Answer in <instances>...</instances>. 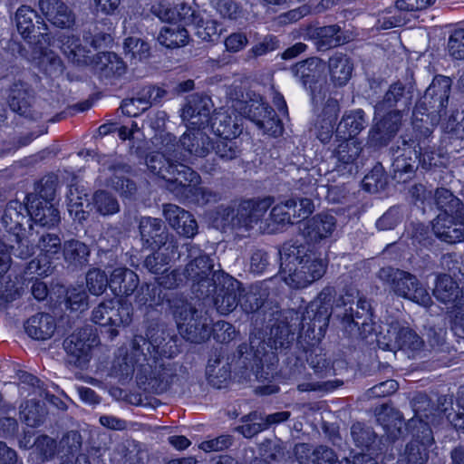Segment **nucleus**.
Instances as JSON below:
<instances>
[{
    "mask_svg": "<svg viewBox=\"0 0 464 464\" xmlns=\"http://www.w3.org/2000/svg\"><path fill=\"white\" fill-rule=\"evenodd\" d=\"M379 278L399 296L427 306L431 298L427 290L419 285L418 279L411 274L392 267H383L379 271Z\"/></svg>",
    "mask_w": 464,
    "mask_h": 464,
    "instance_id": "0eeeda50",
    "label": "nucleus"
},
{
    "mask_svg": "<svg viewBox=\"0 0 464 464\" xmlns=\"http://www.w3.org/2000/svg\"><path fill=\"white\" fill-rule=\"evenodd\" d=\"M140 233L142 240L150 246H158L162 242L161 221L150 217L141 218L140 220Z\"/></svg>",
    "mask_w": 464,
    "mask_h": 464,
    "instance_id": "49530a36",
    "label": "nucleus"
},
{
    "mask_svg": "<svg viewBox=\"0 0 464 464\" xmlns=\"http://www.w3.org/2000/svg\"><path fill=\"white\" fill-rule=\"evenodd\" d=\"M8 102L14 111L21 115L26 113L29 107V93L23 82H14L9 90Z\"/></svg>",
    "mask_w": 464,
    "mask_h": 464,
    "instance_id": "de8ad7c7",
    "label": "nucleus"
},
{
    "mask_svg": "<svg viewBox=\"0 0 464 464\" xmlns=\"http://www.w3.org/2000/svg\"><path fill=\"white\" fill-rule=\"evenodd\" d=\"M39 256L27 266L28 275L46 276L52 272V260L59 258L62 249L61 238L55 234H45L40 237Z\"/></svg>",
    "mask_w": 464,
    "mask_h": 464,
    "instance_id": "a211bd4d",
    "label": "nucleus"
},
{
    "mask_svg": "<svg viewBox=\"0 0 464 464\" xmlns=\"http://www.w3.org/2000/svg\"><path fill=\"white\" fill-rule=\"evenodd\" d=\"M160 90L155 87H144L137 96L133 97L141 111L148 110L160 97Z\"/></svg>",
    "mask_w": 464,
    "mask_h": 464,
    "instance_id": "69168bd1",
    "label": "nucleus"
},
{
    "mask_svg": "<svg viewBox=\"0 0 464 464\" xmlns=\"http://www.w3.org/2000/svg\"><path fill=\"white\" fill-rule=\"evenodd\" d=\"M16 27L22 37L30 44H39L36 47L33 60H38L39 65L51 69L62 71V61L53 52L44 50L42 44H50V37L45 31L46 24L37 16L36 12L28 5L20 6L15 13ZM47 70V68H45Z\"/></svg>",
    "mask_w": 464,
    "mask_h": 464,
    "instance_id": "7ed1b4c3",
    "label": "nucleus"
},
{
    "mask_svg": "<svg viewBox=\"0 0 464 464\" xmlns=\"http://www.w3.org/2000/svg\"><path fill=\"white\" fill-rule=\"evenodd\" d=\"M335 151L336 170L342 175L352 174L357 169L356 160L362 151V144L355 139L343 140Z\"/></svg>",
    "mask_w": 464,
    "mask_h": 464,
    "instance_id": "cd10ccee",
    "label": "nucleus"
},
{
    "mask_svg": "<svg viewBox=\"0 0 464 464\" xmlns=\"http://www.w3.org/2000/svg\"><path fill=\"white\" fill-rule=\"evenodd\" d=\"M171 312L179 334L191 343H201L210 336V320L206 314L181 298L173 299Z\"/></svg>",
    "mask_w": 464,
    "mask_h": 464,
    "instance_id": "39448f33",
    "label": "nucleus"
},
{
    "mask_svg": "<svg viewBox=\"0 0 464 464\" xmlns=\"http://www.w3.org/2000/svg\"><path fill=\"white\" fill-rule=\"evenodd\" d=\"M435 200L442 212L458 213L460 218L464 217V205L449 189L438 188L435 192Z\"/></svg>",
    "mask_w": 464,
    "mask_h": 464,
    "instance_id": "09e8293b",
    "label": "nucleus"
},
{
    "mask_svg": "<svg viewBox=\"0 0 464 464\" xmlns=\"http://www.w3.org/2000/svg\"><path fill=\"white\" fill-rule=\"evenodd\" d=\"M177 247L172 242L164 244L158 251L147 256L144 262L145 267L152 274L159 275L161 270L165 271L166 266L174 256Z\"/></svg>",
    "mask_w": 464,
    "mask_h": 464,
    "instance_id": "37998d69",
    "label": "nucleus"
},
{
    "mask_svg": "<svg viewBox=\"0 0 464 464\" xmlns=\"http://www.w3.org/2000/svg\"><path fill=\"white\" fill-rule=\"evenodd\" d=\"M90 64L101 77L104 78L121 76L126 71L124 62L114 53H98L92 57Z\"/></svg>",
    "mask_w": 464,
    "mask_h": 464,
    "instance_id": "2f4dec72",
    "label": "nucleus"
},
{
    "mask_svg": "<svg viewBox=\"0 0 464 464\" xmlns=\"http://www.w3.org/2000/svg\"><path fill=\"white\" fill-rule=\"evenodd\" d=\"M433 295L449 305L452 328L458 335L464 337V286L459 289L450 276L443 275L438 277Z\"/></svg>",
    "mask_w": 464,
    "mask_h": 464,
    "instance_id": "423d86ee",
    "label": "nucleus"
},
{
    "mask_svg": "<svg viewBox=\"0 0 464 464\" xmlns=\"http://www.w3.org/2000/svg\"><path fill=\"white\" fill-rule=\"evenodd\" d=\"M129 171L127 165L110 166L102 169L100 183L115 189L121 196L129 197L136 190L135 184L125 177Z\"/></svg>",
    "mask_w": 464,
    "mask_h": 464,
    "instance_id": "bb28decb",
    "label": "nucleus"
},
{
    "mask_svg": "<svg viewBox=\"0 0 464 464\" xmlns=\"http://www.w3.org/2000/svg\"><path fill=\"white\" fill-rule=\"evenodd\" d=\"M378 346L387 351H418L423 342L420 337L404 323L392 321L386 324L377 334Z\"/></svg>",
    "mask_w": 464,
    "mask_h": 464,
    "instance_id": "6e6552de",
    "label": "nucleus"
},
{
    "mask_svg": "<svg viewBox=\"0 0 464 464\" xmlns=\"http://www.w3.org/2000/svg\"><path fill=\"white\" fill-rule=\"evenodd\" d=\"M273 202L274 199L271 197L242 201L238 206L236 218H233V224L246 228L253 227L261 221Z\"/></svg>",
    "mask_w": 464,
    "mask_h": 464,
    "instance_id": "5701e85b",
    "label": "nucleus"
},
{
    "mask_svg": "<svg viewBox=\"0 0 464 464\" xmlns=\"http://www.w3.org/2000/svg\"><path fill=\"white\" fill-rule=\"evenodd\" d=\"M341 29L337 25L323 26L316 29V35L324 46H334L341 44L343 40L341 35Z\"/></svg>",
    "mask_w": 464,
    "mask_h": 464,
    "instance_id": "052dcab7",
    "label": "nucleus"
},
{
    "mask_svg": "<svg viewBox=\"0 0 464 464\" xmlns=\"http://www.w3.org/2000/svg\"><path fill=\"white\" fill-rule=\"evenodd\" d=\"M82 446L81 436L74 431L68 432L59 442V452L64 456L73 455Z\"/></svg>",
    "mask_w": 464,
    "mask_h": 464,
    "instance_id": "0e129e2a",
    "label": "nucleus"
},
{
    "mask_svg": "<svg viewBox=\"0 0 464 464\" xmlns=\"http://www.w3.org/2000/svg\"><path fill=\"white\" fill-rule=\"evenodd\" d=\"M448 51L454 59H464V29H457L451 34L448 42Z\"/></svg>",
    "mask_w": 464,
    "mask_h": 464,
    "instance_id": "e2e57ef3",
    "label": "nucleus"
},
{
    "mask_svg": "<svg viewBox=\"0 0 464 464\" xmlns=\"http://www.w3.org/2000/svg\"><path fill=\"white\" fill-rule=\"evenodd\" d=\"M210 100L198 95L191 96L182 109V120L188 122V130L180 137L178 144L169 143L173 158L193 163L197 158H203L210 149L209 138L201 128L209 123Z\"/></svg>",
    "mask_w": 464,
    "mask_h": 464,
    "instance_id": "f257e3e1",
    "label": "nucleus"
},
{
    "mask_svg": "<svg viewBox=\"0 0 464 464\" xmlns=\"http://www.w3.org/2000/svg\"><path fill=\"white\" fill-rule=\"evenodd\" d=\"M342 320L349 327H351L352 324L358 328H360V326H368L372 322V313L369 303L365 299L360 298L356 303V310L354 311L353 306H350L349 310L345 309Z\"/></svg>",
    "mask_w": 464,
    "mask_h": 464,
    "instance_id": "a19ab883",
    "label": "nucleus"
},
{
    "mask_svg": "<svg viewBox=\"0 0 464 464\" xmlns=\"http://www.w3.org/2000/svg\"><path fill=\"white\" fill-rule=\"evenodd\" d=\"M178 170V177L175 179L179 183L173 188V192L177 196L185 197L198 205H205L217 200V194L198 186L200 177L197 172L188 166H180V169Z\"/></svg>",
    "mask_w": 464,
    "mask_h": 464,
    "instance_id": "2eb2a0df",
    "label": "nucleus"
},
{
    "mask_svg": "<svg viewBox=\"0 0 464 464\" xmlns=\"http://www.w3.org/2000/svg\"><path fill=\"white\" fill-rule=\"evenodd\" d=\"M401 121V114L399 111H390L371 130L372 140L379 144L387 143L398 131Z\"/></svg>",
    "mask_w": 464,
    "mask_h": 464,
    "instance_id": "72a5a7b5",
    "label": "nucleus"
},
{
    "mask_svg": "<svg viewBox=\"0 0 464 464\" xmlns=\"http://www.w3.org/2000/svg\"><path fill=\"white\" fill-rule=\"evenodd\" d=\"M244 113L259 130L268 135L276 136L281 133L282 126L276 112L262 98L251 100L245 105Z\"/></svg>",
    "mask_w": 464,
    "mask_h": 464,
    "instance_id": "6ab92c4d",
    "label": "nucleus"
},
{
    "mask_svg": "<svg viewBox=\"0 0 464 464\" xmlns=\"http://www.w3.org/2000/svg\"><path fill=\"white\" fill-rule=\"evenodd\" d=\"M181 9L184 12V24H192L198 38L206 42H214L219 38L222 29L208 14H197L187 5H182Z\"/></svg>",
    "mask_w": 464,
    "mask_h": 464,
    "instance_id": "412c9836",
    "label": "nucleus"
},
{
    "mask_svg": "<svg viewBox=\"0 0 464 464\" xmlns=\"http://www.w3.org/2000/svg\"><path fill=\"white\" fill-rule=\"evenodd\" d=\"M213 286L208 294L200 295L208 296L214 295V304L220 314L232 312L238 304L247 313L254 312L261 306V303L255 294L248 293L242 296L241 283L224 272L213 274Z\"/></svg>",
    "mask_w": 464,
    "mask_h": 464,
    "instance_id": "20e7f679",
    "label": "nucleus"
},
{
    "mask_svg": "<svg viewBox=\"0 0 464 464\" xmlns=\"http://www.w3.org/2000/svg\"><path fill=\"white\" fill-rule=\"evenodd\" d=\"M414 141L411 143L403 140V153L401 155H398L393 161V169L395 175L397 173L401 174H411L414 171V163L416 160H420V151L416 150V147L413 146Z\"/></svg>",
    "mask_w": 464,
    "mask_h": 464,
    "instance_id": "79ce46f5",
    "label": "nucleus"
},
{
    "mask_svg": "<svg viewBox=\"0 0 464 464\" xmlns=\"http://www.w3.org/2000/svg\"><path fill=\"white\" fill-rule=\"evenodd\" d=\"M124 52L132 59L142 60L149 56L150 45L138 37H128L123 44Z\"/></svg>",
    "mask_w": 464,
    "mask_h": 464,
    "instance_id": "5fc2aeb1",
    "label": "nucleus"
},
{
    "mask_svg": "<svg viewBox=\"0 0 464 464\" xmlns=\"http://www.w3.org/2000/svg\"><path fill=\"white\" fill-rule=\"evenodd\" d=\"M451 81L446 76H436L425 91L423 100L413 111L414 121L418 120V113L423 105L429 104L435 111L440 112L446 109L450 92Z\"/></svg>",
    "mask_w": 464,
    "mask_h": 464,
    "instance_id": "aec40b11",
    "label": "nucleus"
},
{
    "mask_svg": "<svg viewBox=\"0 0 464 464\" xmlns=\"http://www.w3.org/2000/svg\"><path fill=\"white\" fill-rule=\"evenodd\" d=\"M111 40L109 34H102L101 38H93L91 42L88 37L82 41L78 36L63 34L59 37V48L62 53L73 63L88 65L92 63V49L96 50L101 46V41Z\"/></svg>",
    "mask_w": 464,
    "mask_h": 464,
    "instance_id": "dca6fc26",
    "label": "nucleus"
},
{
    "mask_svg": "<svg viewBox=\"0 0 464 464\" xmlns=\"http://www.w3.org/2000/svg\"><path fill=\"white\" fill-rule=\"evenodd\" d=\"M328 71L334 85L344 86L352 77L353 63L347 54L336 53L329 58Z\"/></svg>",
    "mask_w": 464,
    "mask_h": 464,
    "instance_id": "7c9ffc66",
    "label": "nucleus"
},
{
    "mask_svg": "<svg viewBox=\"0 0 464 464\" xmlns=\"http://www.w3.org/2000/svg\"><path fill=\"white\" fill-rule=\"evenodd\" d=\"M377 421L383 427L387 438L394 443L401 434L402 420L400 412L391 406L382 405L376 409Z\"/></svg>",
    "mask_w": 464,
    "mask_h": 464,
    "instance_id": "c9c22d12",
    "label": "nucleus"
},
{
    "mask_svg": "<svg viewBox=\"0 0 464 464\" xmlns=\"http://www.w3.org/2000/svg\"><path fill=\"white\" fill-rule=\"evenodd\" d=\"M96 344V335L87 327L72 333L63 342L65 351L76 359L79 366L87 362L90 352Z\"/></svg>",
    "mask_w": 464,
    "mask_h": 464,
    "instance_id": "4be33fe9",
    "label": "nucleus"
},
{
    "mask_svg": "<svg viewBox=\"0 0 464 464\" xmlns=\"http://www.w3.org/2000/svg\"><path fill=\"white\" fill-rule=\"evenodd\" d=\"M335 229V218L329 213H321L309 220L306 227V236L311 241L318 242L332 237Z\"/></svg>",
    "mask_w": 464,
    "mask_h": 464,
    "instance_id": "473e14b6",
    "label": "nucleus"
},
{
    "mask_svg": "<svg viewBox=\"0 0 464 464\" xmlns=\"http://www.w3.org/2000/svg\"><path fill=\"white\" fill-rule=\"evenodd\" d=\"M211 129L219 138L235 139L242 132L243 117L235 110L217 111L209 117Z\"/></svg>",
    "mask_w": 464,
    "mask_h": 464,
    "instance_id": "393cba45",
    "label": "nucleus"
},
{
    "mask_svg": "<svg viewBox=\"0 0 464 464\" xmlns=\"http://www.w3.org/2000/svg\"><path fill=\"white\" fill-rule=\"evenodd\" d=\"M92 320L96 324L109 327L110 336L118 335V328L130 325L132 321V307L129 304L114 300L101 303L92 311Z\"/></svg>",
    "mask_w": 464,
    "mask_h": 464,
    "instance_id": "9b49d317",
    "label": "nucleus"
},
{
    "mask_svg": "<svg viewBox=\"0 0 464 464\" xmlns=\"http://www.w3.org/2000/svg\"><path fill=\"white\" fill-rule=\"evenodd\" d=\"M364 113L362 110L345 112L336 128V138L339 140L354 139L365 127Z\"/></svg>",
    "mask_w": 464,
    "mask_h": 464,
    "instance_id": "e433bc0d",
    "label": "nucleus"
},
{
    "mask_svg": "<svg viewBox=\"0 0 464 464\" xmlns=\"http://www.w3.org/2000/svg\"><path fill=\"white\" fill-rule=\"evenodd\" d=\"M421 428V436L417 435L411 440L404 449L403 452L398 455L397 461L391 463L395 459L392 452L385 453L381 461L382 464H425L428 460V454L434 440L432 431L429 426V420H420ZM393 446L391 451L393 450Z\"/></svg>",
    "mask_w": 464,
    "mask_h": 464,
    "instance_id": "1a4fd4ad",
    "label": "nucleus"
},
{
    "mask_svg": "<svg viewBox=\"0 0 464 464\" xmlns=\"http://www.w3.org/2000/svg\"><path fill=\"white\" fill-rule=\"evenodd\" d=\"M214 338L220 343H228L236 337L234 326L225 321H218L213 326Z\"/></svg>",
    "mask_w": 464,
    "mask_h": 464,
    "instance_id": "338daca9",
    "label": "nucleus"
},
{
    "mask_svg": "<svg viewBox=\"0 0 464 464\" xmlns=\"http://www.w3.org/2000/svg\"><path fill=\"white\" fill-rule=\"evenodd\" d=\"M216 154L224 160L237 158L240 152L235 139L218 138L214 147Z\"/></svg>",
    "mask_w": 464,
    "mask_h": 464,
    "instance_id": "13d9d810",
    "label": "nucleus"
},
{
    "mask_svg": "<svg viewBox=\"0 0 464 464\" xmlns=\"http://www.w3.org/2000/svg\"><path fill=\"white\" fill-rule=\"evenodd\" d=\"M163 214L171 227L179 234L193 237L198 233V224L193 216L185 209L174 204H167Z\"/></svg>",
    "mask_w": 464,
    "mask_h": 464,
    "instance_id": "a878e982",
    "label": "nucleus"
},
{
    "mask_svg": "<svg viewBox=\"0 0 464 464\" xmlns=\"http://www.w3.org/2000/svg\"><path fill=\"white\" fill-rule=\"evenodd\" d=\"M63 255L69 265L78 266L88 262L90 250L85 244L72 239L63 244Z\"/></svg>",
    "mask_w": 464,
    "mask_h": 464,
    "instance_id": "c03bdc74",
    "label": "nucleus"
},
{
    "mask_svg": "<svg viewBox=\"0 0 464 464\" xmlns=\"http://www.w3.org/2000/svg\"><path fill=\"white\" fill-rule=\"evenodd\" d=\"M436 0H398L396 2L397 14L393 16L389 27L402 26L411 20V13L420 11L432 5Z\"/></svg>",
    "mask_w": 464,
    "mask_h": 464,
    "instance_id": "ea45409f",
    "label": "nucleus"
},
{
    "mask_svg": "<svg viewBox=\"0 0 464 464\" xmlns=\"http://www.w3.org/2000/svg\"><path fill=\"white\" fill-rule=\"evenodd\" d=\"M146 338L136 335L132 341L135 351H140L146 358L150 354L154 360L158 357H172L176 353L175 341L169 337L163 328L159 326L148 329Z\"/></svg>",
    "mask_w": 464,
    "mask_h": 464,
    "instance_id": "4468645a",
    "label": "nucleus"
},
{
    "mask_svg": "<svg viewBox=\"0 0 464 464\" xmlns=\"http://www.w3.org/2000/svg\"><path fill=\"white\" fill-rule=\"evenodd\" d=\"M20 417L29 427H36L42 422V408L38 402L26 401L21 406Z\"/></svg>",
    "mask_w": 464,
    "mask_h": 464,
    "instance_id": "4d7b16f0",
    "label": "nucleus"
},
{
    "mask_svg": "<svg viewBox=\"0 0 464 464\" xmlns=\"http://www.w3.org/2000/svg\"><path fill=\"white\" fill-rule=\"evenodd\" d=\"M56 189L53 181L43 186L39 196L34 198L27 207L28 214L34 223L52 227L60 222V213L55 204Z\"/></svg>",
    "mask_w": 464,
    "mask_h": 464,
    "instance_id": "f8f14e48",
    "label": "nucleus"
},
{
    "mask_svg": "<svg viewBox=\"0 0 464 464\" xmlns=\"http://www.w3.org/2000/svg\"><path fill=\"white\" fill-rule=\"evenodd\" d=\"M176 140V138L167 133L162 137V141L165 143V152L168 153L166 156L163 153L156 152L147 157V166L150 171L166 180L168 183V188L173 192V188L179 183L175 178L178 177V169H180V166L184 164H175L173 161L177 159L173 158V152L169 147V143Z\"/></svg>",
    "mask_w": 464,
    "mask_h": 464,
    "instance_id": "f3484780",
    "label": "nucleus"
},
{
    "mask_svg": "<svg viewBox=\"0 0 464 464\" xmlns=\"http://www.w3.org/2000/svg\"><path fill=\"white\" fill-rule=\"evenodd\" d=\"M56 324L53 317L48 314H37L30 317L25 324L26 334L35 340H47L55 331Z\"/></svg>",
    "mask_w": 464,
    "mask_h": 464,
    "instance_id": "f704fd0d",
    "label": "nucleus"
},
{
    "mask_svg": "<svg viewBox=\"0 0 464 464\" xmlns=\"http://www.w3.org/2000/svg\"><path fill=\"white\" fill-rule=\"evenodd\" d=\"M67 208L70 216L79 222H82L87 218L88 212L84 210L90 207V203L87 199V193L83 187L78 185H71L69 187L67 195Z\"/></svg>",
    "mask_w": 464,
    "mask_h": 464,
    "instance_id": "4c0bfd02",
    "label": "nucleus"
},
{
    "mask_svg": "<svg viewBox=\"0 0 464 464\" xmlns=\"http://www.w3.org/2000/svg\"><path fill=\"white\" fill-rule=\"evenodd\" d=\"M139 282L138 276L132 270L117 267L111 274L109 287L115 295L128 296L134 293Z\"/></svg>",
    "mask_w": 464,
    "mask_h": 464,
    "instance_id": "c756f323",
    "label": "nucleus"
},
{
    "mask_svg": "<svg viewBox=\"0 0 464 464\" xmlns=\"http://www.w3.org/2000/svg\"><path fill=\"white\" fill-rule=\"evenodd\" d=\"M280 256L281 277L292 288H304L322 278L326 272L327 260L305 246H284Z\"/></svg>",
    "mask_w": 464,
    "mask_h": 464,
    "instance_id": "f03ea898",
    "label": "nucleus"
},
{
    "mask_svg": "<svg viewBox=\"0 0 464 464\" xmlns=\"http://www.w3.org/2000/svg\"><path fill=\"white\" fill-rule=\"evenodd\" d=\"M323 70V62L314 57L300 62L292 68L294 74L298 77L304 84L315 81Z\"/></svg>",
    "mask_w": 464,
    "mask_h": 464,
    "instance_id": "a18cd8bd",
    "label": "nucleus"
},
{
    "mask_svg": "<svg viewBox=\"0 0 464 464\" xmlns=\"http://www.w3.org/2000/svg\"><path fill=\"white\" fill-rule=\"evenodd\" d=\"M188 251L190 261L185 267L184 276L193 282L196 292L208 294L214 282L213 261L196 246L189 245Z\"/></svg>",
    "mask_w": 464,
    "mask_h": 464,
    "instance_id": "ddd939ff",
    "label": "nucleus"
},
{
    "mask_svg": "<svg viewBox=\"0 0 464 464\" xmlns=\"http://www.w3.org/2000/svg\"><path fill=\"white\" fill-rule=\"evenodd\" d=\"M66 305L72 311H83L88 307V295L81 287L68 289L66 295Z\"/></svg>",
    "mask_w": 464,
    "mask_h": 464,
    "instance_id": "bf43d9fd",
    "label": "nucleus"
},
{
    "mask_svg": "<svg viewBox=\"0 0 464 464\" xmlns=\"http://www.w3.org/2000/svg\"><path fill=\"white\" fill-rule=\"evenodd\" d=\"M183 4H180V7ZM151 12L163 22H175L179 20L184 23V20L182 19V14L184 12L182 9L180 8L179 11H177L176 9L171 8L169 0H160L153 4L151 6Z\"/></svg>",
    "mask_w": 464,
    "mask_h": 464,
    "instance_id": "603ef678",
    "label": "nucleus"
},
{
    "mask_svg": "<svg viewBox=\"0 0 464 464\" xmlns=\"http://www.w3.org/2000/svg\"><path fill=\"white\" fill-rule=\"evenodd\" d=\"M295 207L296 200L293 198L279 203L272 208L270 217L276 224L294 223L291 208Z\"/></svg>",
    "mask_w": 464,
    "mask_h": 464,
    "instance_id": "6e6d98bb",
    "label": "nucleus"
},
{
    "mask_svg": "<svg viewBox=\"0 0 464 464\" xmlns=\"http://www.w3.org/2000/svg\"><path fill=\"white\" fill-rule=\"evenodd\" d=\"M313 464H340V461L333 450L319 446L313 451Z\"/></svg>",
    "mask_w": 464,
    "mask_h": 464,
    "instance_id": "774afa93",
    "label": "nucleus"
},
{
    "mask_svg": "<svg viewBox=\"0 0 464 464\" xmlns=\"http://www.w3.org/2000/svg\"><path fill=\"white\" fill-rule=\"evenodd\" d=\"M183 24L172 23L161 28L159 35V43L167 48H179L188 43L189 35Z\"/></svg>",
    "mask_w": 464,
    "mask_h": 464,
    "instance_id": "58836bf2",
    "label": "nucleus"
},
{
    "mask_svg": "<svg viewBox=\"0 0 464 464\" xmlns=\"http://www.w3.org/2000/svg\"><path fill=\"white\" fill-rule=\"evenodd\" d=\"M39 9L49 22L58 27H69L74 22L72 11L61 0H39Z\"/></svg>",
    "mask_w": 464,
    "mask_h": 464,
    "instance_id": "c85d7f7f",
    "label": "nucleus"
},
{
    "mask_svg": "<svg viewBox=\"0 0 464 464\" xmlns=\"http://www.w3.org/2000/svg\"><path fill=\"white\" fill-rule=\"evenodd\" d=\"M27 215V207L17 200H11L7 203L2 216L4 227L14 236L17 243L16 248L12 246L14 250V254L23 259L33 254V248L28 246L27 240L24 237L25 232L24 224L28 222Z\"/></svg>",
    "mask_w": 464,
    "mask_h": 464,
    "instance_id": "9d476101",
    "label": "nucleus"
},
{
    "mask_svg": "<svg viewBox=\"0 0 464 464\" xmlns=\"http://www.w3.org/2000/svg\"><path fill=\"white\" fill-rule=\"evenodd\" d=\"M245 422L237 428V430L246 438H252L256 434L266 430V424L263 422V417L256 413H250L243 418Z\"/></svg>",
    "mask_w": 464,
    "mask_h": 464,
    "instance_id": "864d4df0",
    "label": "nucleus"
},
{
    "mask_svg": "<svg viewBox=\"0 0 464 464\" xmlns=\"http://www.w3.org/2000/svg\"><path fill=\"white\" fill-rule=\"evenodd\" d=\"M270 334L271 348L277 350L285 348L289 344V337L293 335V333L287 324H283L272 327Z\"/></svg>",
    "mask_w": 464,
    "mask_h": 464,
    "instance_id": "680f3d73",
    "label": "nucleus"
},
{
    "mask_svg": "<svg viewBox=\"0 0 464 464\" xmlns=\"http://www.w3.org/2000/svg\"><path fill=\"white\" fill-rule=\"evenodd\" d=\"M110 279L104 271L99 268L91 269L86 275V285L91 294L102 295L109 286Z\"/></svg>",
    "mask_w": 464,
    "mask_h": 464,
    "instance_id": "3c124183",
    "label": "nucleus"
},
{
    "mask_svg": "<svg viewBox=\"0 0 464 464\" xmlns=\"http://www.w3.org/2000/svg\"><path fill=\"white\" fill-rule=\"evenodd\" d=\"M92 205L102 216L113 215L120 210L117 199L104 190H98L94 193Z\"/></svg>",
    "mask_w": 464,
    "mask_h": 464,
    "instance_id": "8fccbe9b",
    "label": "nucleus"
},
{
    "mask_svg": "<svg viewBox=\"0 0 464 464\" xmlns=\"http://www.w3.org/2000/svg\"><path fill=\"white\" fill-rule=\"evenodd\" d=\"M351 438L358 450L354 456H365L366 459L373 458L379 463L382 448L377 441L375 432L368 426L357 422L351 427Z\"/></svg>",
    "mask_w": 464,
    "mask_h": 464,
    "instance_id": "b1692460",
    "label": "nucleus"
}]
</instances>
